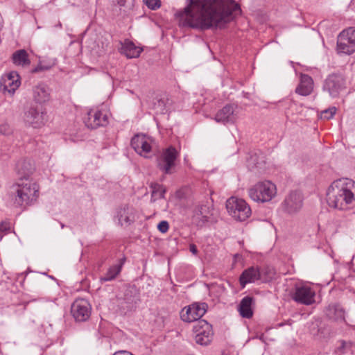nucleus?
<instances>
[{"label":"nucleus","instance_id":"f257e3e1","mask_svg":"<svg viewBox=\"0 0 355 355\" xmlns=\"http://www.w3.org/2000/svg\"><path fill=\"white\" fill-rule=\"evenodd\" d=\"M187 3L179 14L180 22L193 28H223L241 12L234 0H187Z\"/></svg>","mask_w":355,"mask_h":355},{"label":"nucleus","instance_id":"f03ea898","mask_svg":"<svg viewBox=\"0 0 355 355\" xmlns=\"http://www.w3.org/2000/svg\"><path fill=\"white\" fill-rule=\"evenodd\" d=\"M11 193L14 205L17 207H26L37 201L40 196V187L37 182L26 180L14 185Z\"/></svg>","mask_w":355,"mask_h":355},{"label":"nucleus","instance_id":"7ed1b4c3","mask_svg":"<svg viewBox=\"0 0 355 355\" xmlns=\"http://www.w3.org/2000/svg\"><path fill=\"white\" fill-rule=\"evenodd\" d=\"M248 195L254 202H267L277 195V187L271 181H260L248 189Z\"/></svg>","mask_w":355,"mask_h":355},{"label":"nucleus","instance_id":"20e7f679","mask_svg":"<svg viewBox=\"0 0 355 355\" xmlns=\"http://www.w3.org/2000/svg\"><path fill=\"white\" fill-rule=\"evenodd\" d=\"M355 188V182L348 178H340L334 180V189H337V196L334 200V208L345 209V208L338 205L339 201H344L346 205L351 204L354 200L352 189Z\"/></svg>","mask_w":355,"mask_h":355},{"label":"nucleus","instance_id":"39448f33","mask_svg":"<svg viewBox=\"0 0 355 355\" xmlns=\"http://www.w3.org/2000/svg\"><path fill=\"white\" fill-rule=\"evenodd\" d=\"M226 208L229 214L239 221L245 220L252 214L248 204L244 200L236 197H231L227 200Z\"/></svg>","mask_w":355,"mask_h":355},{"label":"nucleus","instance_id":"423d86ee","mask_svg":"<svg viewBox=\"0 0 355 355\" xmlns=\"http://www.w3.org/2000/svg\"><path fill=\"white\" fill-rule=\"evenodd\" d=\"M337 53L350 55L355 51V27L343 30L338 36Z\"/></svg>","mask_w":355,"mask_h":355},{"label":"nucleus","instance_id":"0eeeda50","mask_svg":"<svg viewBox=\"0 0 355 355\" xmlns=\"http://www.w3.org/2000/svg\"><path fill=\"white\" fill-rule=\"evenodd\" d=\"M178 156L179 153L173 146L164 149L157 159L158 168L164 174H171Z\"/></svg>","mask_w":355,"mask_h":355},{"label":"nucleus","instance_id":"6e6552de","mask_svg":"<svg viewBox=\"0 0 355 355\" xmlns=\"http://www.w3.org/2000/svg\"><path fill=\"white\" fill-rule=\"evenodd\" d=\"M193 329L196 334V343L200 345H207L211 343L213 338L212 327L206 320H200L196 322Z\"/></svg>","mask_w":355,"mask_h":355},{"label":"nucleus","instance_id":"1a4fd4ad","mask_svg":"<svg viewBox=\"0 0 355 355\" xmlns=\"http://www.w3.org/2000/svg\"><path fill=\"white\" fill-rule=\"evenodd\" d=\"M303 196L300 191H291L282 203L283 211L293 215L299 212L303 207Z\"/></svg>","mask_w":355,"mask_h":355},{"label":"nucleus","instance_id":"9d476101","mask_svg":"<svg viewBox=\"0 0 355 355\" xmlns=\"http://www.w3.org/2000/svg\"><path fill=\"white\" fill-rule=\"evenodd\" d=\"M207 307L205 302L193 303L181 311L180 318L187 322H198L205 314Z\"/></svg>","mask_w":355,"mask_h":355},{"label":"nucleus","instance_id":"9b49d317","mask_svg":"<svg viewBox=\"0 0 355 355\" xmlns=\"http://www.w3.org/2000/svg\"><path fill=\"white\" fill-rule=\"evenodd\" d=\"M92 307L85 299H78L71 305V312L76 322H85L91 315Z\"/></svg>","mask_w":355,"mask_h":355},{"label":"nucleus","instance_id":"f8f14e48","mask_svg":"<svg viewBox=\"0 0 355 355\" xmlns=\"http://www.w3.org/2000/svg\"><path fill=\"white\" fill-rule=\"evenodd\" d=\"M84 123L88 128L96 129L108 123V116L106 112L90 110L84 118Z\"/></svg>","mask_w":355,"mask_h":355},{"label":"nucleus","instance_id":"ddd939ff","mask_svg":"<svg viewBox=\"0 0 355 355\" xmlns=\"http://www.w3.org/2000/svg\"><path fill=\"white\" fill-rule=\"evenodd\" d=\"M21 85L19 74L16 71H11L3 75L0 80V89L3 93L13 95Z\"/></svg>","mask_w":355,"mask_h":355},{"label":"nucleus","instance_id":"4468645a","mask_svg":"<svg viewBox=\"0 0 355 355\" xmlns=\"http://www.w3.org/2000/svg\"><path fill=\"white\" fill-rule=\"evenodd\" d=\"M24 120L34 128L43 125L46 121V112L42 107H31L26 112Z\"/></svg>","mask_w":355,"mask_h":355},{"label":"nucleus","instance_id":"2eb2a0df","mask_svg":"<svg viewBox=\"0 0 355 355\" xmlns=\"http://www.w3.org/2000/svg\"><path fill=\"white\" fill-rule=\"evenodd\" d=\"M152 139L145 135H137L131 140V146L141 156L148 157L151 151Z\"/></svg>","mask_w":355,"mask_h":355},{"label":"nucleus","instance_id":"dca6fc26","mask_svg":"<svg viewBox=\"0 0 355 355\" xmlns=\"http://www.w3.org/2000/svg\"><path fill=\"white\" fill-rule=\"evenodd\" d=\"M315 292L309 286H297L292 295L294 301L299 304L310 305L315 302Z\"/></svg>","mask_w":355,"mask_h":355},{"label":"nucleus","instance_id":"f3484780","mask_svg":"<svg viewBox=\"0 0 355 355\" xmlns=\"http://www.w3.org/2000/svg\"><path fill=\"white\" fill-rule=\"evenodd\" d=\"M139 301V291L135 286L126 288L121 302V307L126 311L132 310Z\"/></svg>","mask_w":355,"mask_h":355},{"label":"nucleus","instance_id":"a211bd4d","mask_svg":"<svg viewBox=\"0 0 355 355\" xmlns=\"http://www.w3.org/2000/svg\"><path fill=\"white\" fill-rule=\"evenodd\" d=\"M33 100L40 104L44 103L49 101L51 91L48 85L44 83H38L32 89Z\"/></svg>","mask_w":355,"mask_h":355},{"label":"nucleus","instance_id":"6ab92c4d","mask_svg":"<svg viewBox=\"0 0 355 355\" xmlns=\"http://www.w3.org/2000/svg\"><path fill=\"white\" fill-rule=\"evenodd\" d=\"M116 218L119 225L127 226L134 220L133 209L128 205L120 207L116 212Z\"/></svg>","mask_w":355,"mask_h":355},{"label":"nucleus","instance_id":"aec40b11","mask_svg":"<svg viewBox=\"0 0 355 355\" xmlns=\"http://www.w3.org/2000/svg\"><path fill=\"white\" fill-rule=\"evenodd\" d=\"M215 120L218 123H234L236 114L233 105H227L220 110L215 116Z\"/></svg>","mask_w":355,"mask_h":355},{"label":"nucleus","instance_id":"412c9836","mask_svg":"<svg viewBox=\"0 0 355 355\" xmlns=\"http://www.w3.org/2000/svg\"><path fill=\"white\" fill-rule=\"evenodd\" d=\"M261 278V272L258 267L251 266L245 270L240 276V284L243 288L245 286Z\"/></svg>","mask_w":355,"mask_h":355},{"label":"nucleus","instance_id":"4be33fe9","mask_svg":"<svg viewBox=\"0 0 355 355\" xmlns=\"http://www.w3.org/2000/svg\"><path fill=\"white\" fill-rule=\"evenodd\" d=\"M121 44L120 52L128 58H138L143 51L141 47L136 46L129 40H125L123 42H121Z\"/></svg>","mask_w":355,"mask_h":355},{"label":"nucleus","instance_id":"5701e85b","mask_svg":"<svg viewBox=\"0 0 355 355\" xmlns=\"http://www.w3.org/2000/svg\"><path fill=\"white\" fill-rule=\"evenodd\" d=\"M16 171L20 181L27 180V178L34 171V166L30 160L21 159L16 164Z\"/></svg>","mask_w":355,"mask_h":355},{"label":"nucleus","instance_id":"b1692460","mask_svg":"<svg viewBox=\"0 0 355 355\" xmlns=\"http://www.w3.org/2000/svg\"><path fill=\"white\" fill-rule=\"evenodd\" d=\"M313 87V82L309 76L301 74L300 82L295 89V92L301 96L309 95Z\"/></svg>","mask_w":355,"mask_h":355},{"label":"nucleus","instance_id":"393cba45","mask_svg":"<svg viewBox=\"0 0 355 355\" xmlns=\"http://www.w3.org/2000/svg\"><path fill=\"white\" fill-rule=\"evenodd\" d=\"M125 260L126 258L123 257L119 260L117 263L110 266L106 273L100 277V282H105L114 279L121 272Z\"/></svg>","mask_w":355,"mask_h":355},{"label":"nucleus","instance_id":"a878e982","mask_svg":"<svg viewBox=\"0 0 355 355\" xmlns=\"http://www.w3.org/2000/svg\"><path fill=\"white\" fill-rule=\"evenodd\" d=\"M253 302L254 298L249 295L244 297L241 300L239 306V311L243 318L248 319L252 316V304Z\"/></svg>","mask_w":355,"mask_h":355},{"label":"nucleus","instance_id":"bb28decb","mask_svg":"<svg viewBox=\"0 0 355 355\" xmlns=\"http://www.w3.org/2000/svg\"><path fill=\"white\" fill-rule=\"evenodd\" d=\"M13 62L17 65H28L30 60L28 58V53L25 50H18L12 55Z\"/></svg>","mask_w":355,"mask_h":355},{"label":"nucleus","instance_id":"cd10ccee","mask_svg":"<svg viewBox=\"0 0 355 355\" xmlns=\"http://www.w3.org/2000/svg\"><path fill=\"white\" fill-rule=\"evenodd\" d=\"M209 212V208L206 205H200L195 210L194 216L198 219L202 220H207L208 218L207 214Z\"/></svg>","mask_w":355,"mask_h":355},{"label":"nucleus","instance_id":"c85d7f7f","mask_svg":"<svg viewBox=\"0 0 355 355\" xmlns=\"http://www.w3.org/2000/svg\"><path fill=\"white\" fill-rule=\"evenodd\" d=\"M55 64L56 59H51L47 63H45L44 60H41L37 67L33 70V72H38L40 71L49 69L55 65Z\"/></svg>","mask_w":355,"mask_h":355},{"label":"nucleus","instance_id":"c756f323","mask_svg":"<svg viewBox=\"0 0 355 355\" xmlns=\"http://www.w3.org/2000/svg\"><path fill=\"white\" fill-rule=\"evenodd\" d=\"M114 2L122 10L126 12L133 6V0H114Z\"/></svg>","mask_w":355,"mask_h":355},{"label":"nucleus","instance_id":"7c9ffc66","mask_svg":"<svg viewBox=\"0 0 355 355\" xmlns=\"http://www.w3.org/2000/svg\"><path fill=\"white\" fill-rule=\"evenodd\" d=\"M338 344H339V346L336 347V349L334 351V352L339 355L345 354L347 350L349 349L351 347V343L349 342L339 340Z\"/></svg>","mask_w":355,"mask_h":355},{"label":"nucleus","instance_id":"2f4dec72","mask_svg":"<svg viewBox=\"0 0 355 355\" xmlns=\"http://www.w3.org/2000/svg\"><path fill=\"white\" fill-rule=\"evenodd\" d=\"M144 4L150 10H155L161 6L160 0H143Z\"/></svg>","mask_w":355,"mask_h":355},{"label":"nucleus","instance_id":"473e14b6","mask_svg":"<svg viewBox=\"0 0 355 355\" xmlns=\"http://www.w3.org/2000/svg\"><path fill=\"white\" fill-rule=\"evenodd\" d=\"M12 129L7 122H0V134L3 135H9L12 133Z\"/></svg>","mask_w":355,"mask_h":355},{"label":"nucleus","instance_id":"72a5a7b5","mask_svg":"<svg viewBox=\"0 0 355 355\" xmlns=\"http://www.w3.org/2000/svg\"><path fill=\"white\" fill-rule=\"evenodd\" d=\"M344 311L338 305H334V320H345Z\"/></svg>","mask_w":355,"mask_h":355},{"label":"nucleus","instance_id":"f704fd0d","mask_svg":"<svg viewBox=\"0 0 355 355\" xmlns=\"http://www.w3.org/2000/svg\"><path fill=\"white\" fill-rule=\"evenodd\" d=\"M165 190L159 185L157 186V189H154L152 193V197L157 198H162L164 196Z\"/></svg>","mask_w":355,"mask_h":355},{"label":"nucleus","instance_id":"c9c22d12","mask_svg":"<svg viewBox=\"0 0 355 355\" xmlns=\"http://www.w3.org/2000/svg\"><path fill=\"white\" fill-rule=\"evenodd\" d=\"M333 87V80L331 79V76H329L324 81V85H323V89L324 91H327L329 96H331V88Z\"/></svg>","mask_w":355,"mask_h":355},{"label":"nucleus","instance_id":"e433bc0d","mask_svg":"<svg viewBox=\"0 0 355 355\" xmlns=\"http://www.w3.org/2000/svg\"><path fill=\"white\" fill-rule=\"evenodd\" d=\"M11 229V224L9 221L5 220L0 223V239H2V232L9 231Z\"/></svg>","mask_w":355,"mask_h":355},{"label":"nucleus","instance_id":"4c0bfd02","mask_svg":"<svg viewBox=\"0 0 355 355\" xmlns=\"http://www.w3.org/2000/svg\"><path fill=\"white\" fill-rule=\"evenodd\" d=\"M169 225L166 220H162L157 225V229L162 233H165L168 230Z\"/></svg>","mask_w":355,"mask_h":355},{"label":"nucleus","instance_id":"58836bf2","mask_svg":"<svg viewBox=\"0 0 355 355\" xmlns=\"http://www.w3.org/2000/svg\"><path fill=\"white\" fill-rule=\"evenodd\" d=\"M321 119H330L333 117V109L329 108L323 110L320 114Z\"/></svg>","mask_w":355,"mask_h":355},{"label":"nucleus","instance_id":"ea45409f","mask_svg":"<svg viewBox=\"0 0 355 355\" xmlns=\"http://www.w3.org/2000/svg\"><path fill=\"white\" fill-rule=\"evenodd\" d=\"M190 252L193 254H197L198 249L196 245H190Z\"/></svg>","mask_w":355,"mask_h":355},{"label":"nucleus","instance_id":"a19ab883","mask_svg":"<svg viewBox=\"0 0 355 355\" xmlns=\"http://www.w3.org/2000/svg\"><path fill=\"white\" fill-rule=\"evenodd\" d=\"M331 187H332V184H330V186H329V187L328 189L327 193V196L329 195Z\"/></svg>","mask_w":355,"mask_h":355},{"label":"nucleus","instance_id":"79ce46f5","mask_svg":"<svg viewBox=\"0 0 355 355\" xmlns=\"http://www.w3.org/2000/svg\"><path fill=\"white\" fill-rule=\"evenodd\" d=\"M334 114H336V107H334Z\"/></svg>","mask_w":355,"mask_h":355}]
</instances>
